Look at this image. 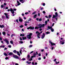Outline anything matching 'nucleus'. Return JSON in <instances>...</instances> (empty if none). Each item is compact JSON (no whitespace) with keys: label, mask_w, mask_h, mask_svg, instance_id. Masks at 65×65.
Returning a JSON list of instances; mask_svg holds the SVG:
<instances>
[{"label":"nucleus","mask_w":65,"mask_h":65,"mask_svg":"<svg viewBox=\"0 0 65 65\" xmlns=\"http://www.w3.org/2000/svg\"><path fill=\"white\" fill-rule=\"evenodd\" d=\"M44 26H45V25L44 24H43L42 25L39 24L38 25V27H35V29H39V28H42V27H44Z\"/></svg>","instance_id":"nucleus-1"},{"label":"nucleus","mask_w":65,"mask_h":65,"mask_svg":"<svg viewBox=\"0 0 65 65\" xmlns=\"http://www.w3.org/2000/svg\"><path fill=\"white\" fill-rule=\"evenodd\" d=\"M61 40H62V41H60V42L61 43L60 44H64V43L65 42V40L64 39H63V38H61Z\"/></svg>","instance_id":"nucleus-2"},{"label":"nucleus","mask_w":65,"mask_h":65,"mask_svg":"<svg viewBox=\"0 0 65 65\" xmlns=\"http://www.w3.org/2000/svg\"><path fill=\"white\" fill-rule=\"evenodd\" d=\"M32 35V34L31 33H29V34L27 36V38L28 39H30L31 38V36Z\"/></svg>","instance_id":"nucleus-3"},{"label":"nucleus","mask_w":65,"mask_h":65,"mask_svg":"<svg viewBox=\"0 0 65 65\" xmlns=\"http://www.w3.org/2000/svg\"><path fill=\"white\" fill-rule=\"evenodd\" d=\"M55 15H54L53 16V19H54V18H57V17L58 16V14L57 12H56L55 13Z\"/></svg>","instance_id":"nucleus-4"},{"label":"nucleus","mask_w":65,"mask_h":65,"mask_svg":"<svg viewBox=\"0 0 65 65\" xmlns=\"http://www.w3.org/2000/svg\"><path fill=\"white\" fill-rule=\"evenodd\" d=\"M8 11H10L11 13L12 14H13L14 13V11H13V9H10V10L9 9H8L7 10Z\"/></svg>","instance_id":"nucleus-5"},{"label":"nucleus","mask_w":65,"mask_h":65,"mask_svg":"<svg viewBox=\"0 0 65 65\" xmlns=\"http://www.w3.org/2000/svg\"><path fill=\"white\" fill-rule=\"evenodd\" d=\"M48 28L49 29H50L52 32H54V29L53 28L52 26H48Z\"/></svg>","instance_id":"nucleus-6"},{"label":"nucleus","mask_w":65,"mask_h":65,"mask_svg":"<svg viewBox=\"0 0 65 65\" xmlns=\"http://www.w3.org/2000/svg\"><path fill=\"white\" fill-rule=\"evenodd\" d=\"M49 43L51 44V45H56V44L55 43H53V42H51V41H49Z\"/></svg>","instance_id":"nucleus-7"},{"label":"nucleus","mask_w":65,"mask_h":65,"mask_svg":"<svg viewBox=\"0 0 65 65\" xmlns=\"http://www.w3.org/2000/svg\"><path fill=\"white\" fill-rule=\"evenodd\" d=\"M20 2H21L22 3H23L24 2H26L27 0H19Z\"/></svg>","instance_id":"nucleus-8"},{"label":"nucleus","mask_w":65,"mask_h":65,"mask_svg":"<svg viewBox=\"0 0 65 65\" xmlns=\"http://www.w3.org/2000/svg\"><path fill=\"white\" fill-rule=\"evenodd\" d=\"M4 14H5V15L6 17V19L7 20H8V19H9V18L8 17V16L7 15V14L6 13H4Z\"/></svg>","instance_id":"nucleus-9"},{"label":"nucleus","mask_w":65,"mask_h":65,"mask_svg":"<svg viewBox=\"0 0 65 65\" xmlns=\"http://www.w3.org/2000/svg\"><path fill=\"white\" fill-rule=\"evenodd\" d=\"M13 57L15 59H19V57L17 56L14 55L13 56Z\"/></svg>","instance_id":"nucleus-10"},{"label":"nucleus","mask_w":65,"mask_h":65,"mask_svg":"<svg viewBox=\"0 0 65 65\" xmlns=\"http://www.w3.org/2000/svg\"><path fill=\"white\" fill-rule=\"evenodd\" d=\"M36 53H34L33 55V56L31 57V58H33V57H36Z\"/></svg>","instance_id":"nucleus-11"},{"label":"nucleus","mask_w":65,"mask_h":65,"mask_svg":"<svg viewBox=\"0 0 65 65\" xmlns=\"http://www.w3.org/2000/svg\"><path fill=\"white\" fill-rule=\"evenodd\" d=\"M45 37V34L43 33L42 35V36L41 38L42 39H43V38H44Z\"/></svg>","instance_id":"nucleus-12"},{"label":"nucleus","mask_w":65,"mask_h":65,"mask_svg":"<svg viewBox=\"0 0 65 65\" xmlns=\"http://www.w3.org/2000/svg\"><path fill=\"white\" fill-rule=\"evenodd\" d=\"M27 28V29H30L31 30H34V27H28Z\"/></svg>","instance_id":"nucleus-13"},{"label":"nucleus","mask_w":65,"mask_h":65,"mask_svg":"<svg viewBox=\"0 0 65 65\" xmlns=\"http://www.w3.org/2000/svg\"><path fill=\"white\" fill-rule=\"evenodd\" d=\"M19 22H23V20L20 17L19 18Z\"/></svg>","instance_id":"nucleus-14"},{"label":"nucleus","mask_w":65,"mask_h":65,"mask_svg":"<svg viewBox=\"0 0 65 65\" xmlns=\"http://www.w3.org/2000/svg\"><path fill=\"white\" fill-rule=\"evenodd\" d=\"M0 47H2L3 48H4L5 47V45H2L0 46Z\"/></svg>","instance_id":"nucleus-15"},{"label":"nucleus","mask_w":65,"mask_h":65,"mask_svg":"<svg viewBox=\"0 0 65 65\" xmlns=\"http://www.w3.org/2000/svg\"><path fill=\"white\" fill-rule=\"evenodd\" d=\"M17 3H18L17 5L18 6H19L20 5H21V3H20V2L18 1H17Z\"/></svg>","instance_id":"nucleus-16"},{"label":"nucleus","mask_w":65,"mask_h":65,"mask_svg":"<svg viewBox=\"0 0 65 65\" xmlns=\"http://www.w3.org/2000/svg\"><path fill=\"white\" fill-rule=\"evenodd\" d=\"M13 52L15 54H17V52H18V51H17L15 50H14Z\"/></svg>","instance_id":"nucleus-17"},{"label":"nucleus","mask_w":65,"mask_h":65,"mask_svg":"<svg viewBox=\"0 0 65 65\" xmlns=\"http://www.w3.org/2000/svg\"><path fill=\"white\" fill-rule=\"evenodd\" d=\"M4 26L3 25H0V28H4Z\"/></svg>","instance_id":"nucleus-18"},{"label":"nucleus","mask_w":65,"mask_h":65,"mask_svg":"<svg viewBox=\"0 0 65 65\" xmlns=\"http://www.w3.org/2000/svg\"><path fill=\"white\" fill-rule=\"evenodd\" d=\"M27 58L28 60V59H29L30 58V55H29L28 54L27 55Z\"/></svg>","instance_id":"nucleus-19"},{"label":"nucleus","mask_w":65,"mask_h":65,"mask_svg":"<svg viewBox=\"0 0 65 65\" xmlns=\"http://www.w3.org/2000/svg\"><path fill=\"white\" fill-rule=\"evenodd\" d=\"M42 33V31H41L40 33L38 34L37 35V36H40V34L41 33Z\"/></svg>","instance_id":"nucleus-20"},{"label":"nucleus","mask_w":65,"mask_h":65,"mask_svg":"<svg viewBox=\"0 0 65 65\" xmlns=\"http://www.w3.org/2000/svg\"><path fill=\"white\" fill-rule=\"evenodd\" d=\"M13 55V53H10L9 54V55H10V56H11V55Z\"/></svg>","instance_id":"nucleus-21"},{"label":"nucleus","mask_w":65,"mask_h":65,"mask_svg":"<svg viewBox=\"0 0 65 65\" xmlns=\"http://www.w3.org/2000/svg\"><path fill=\"white\" fill-rule=\"evenodd\" d=\"M4 41L5 42H6L7 41H8V39L6 38L4 40Z\"/></svg>","instance_id":"nucleus-22"},{"label":"nucleus","mask_w":65,"mask_h":65,"mask_svg":"<svg viewBox=\"0 0 65 65\" xmlns=\"http://www.w3.org/2000/svg\"><path fill=\"white\" fill-rule=\"evenodd\" d=\"M2 33H3V34L4 35H5V34H6V32H5V31H3L2 32Z\"/></svg>","instance_id":"nucleus-23"},{"label":"nucleus","mask_w":65,"mask_h":65,"mask_svg":"<svg viewBox=\"0 0 65 65\" xmlns=\"http://www.w3.org/2000/svg\"><path fill=\"white\" fill-rule=\"evenodd\" d=\"M17 54L19 56H21V55L20 54V53H19V52L18 51V52H17Z\"/></svg>","instance_id":"nucleus-24"},{"label":"nucleus","mask_w":65,"mask_h":65,"mask_svg":"<svg viewBox=\"0 0 65 65\" xmlns=\"http://www.w3.org/2000/svg\"><path fill=\"white\" fill-rule=\"evenodd\" d=\"M22 39L23 40H25L26 39V37H22Z\"/></svg>","instance_id":"nucleus-25"},{"label":"nucleus","mask_w":65,"mask_h":65,"mask_svg":"<svg viewBox=\"0 0 65 65\" xmlns=\"http://www.w3.org/2000/svg\"><path fill=\"white\" fill-rule=\"evenodd\" d=\"M1 8H3L4 7H4V6L3 5H1Z\"/></svg>","instance_id":"nucleus-26"},{"label":"nucleus","mask_w":65,"mask_h":65,"mask_svg":"<svg viewBox=\"0 0 65 65\" xmlns=\"http://www.w3.org/2000/svg\"><path fill=\"white\" fill-rule=\"evenodd\" d=\"M2 19L3 20H4L5 19V17L4 16H3L2 17Z\"/></svg>","instance_id":"nucleus-27"},{"label":"nucleus","mask_w":65,"mask_h":65,"mask_svg":"<svg viewBox=\"0 0 65 65\" xmlns=\"http://www.w3.org/2000/svg\"><path fill=\"white\" fill-rule=\"evenodd\" d=\"M51 17H52V16L51 15H49L48 17V19H50L51 18Z\"/></svg>","instance_id":"nucleus-28"},{"label":"nucleus","mask_w":65,"mask_h":65,"mask_svg":"<svg viewBox=\"0 0 65 65\" xmlns=\"http://www.w3.org/2000/svg\"><path fill=\"white\" fill-rule=\"evenodd\" d=\"M3 9H8V7H6V8H5V7L3 8Z\"/></svg>","instance_id":"nucleus-29"},{"label":"nucleus","mask_w":65,"mask_h":65,"mask_svg":"<svg viewBox=\"0 0 65 65\" xmlns=\"http://www.w3.org/2000/svg\"><path fill=\"white\" fill-rule=\"evenodd\" d=\"M6 43L7 44H9V41H7L6 42Z\"/></svg>","instance_id":"nucleus-30"},{"label":"nucleus","mask_w":65,"mask_h":65,"mask_svg":"<svg viewBox=\"0 0 65 65\" xmlns=\"http://www.w3.org/2000/svg\"><path fill=\"white\" fill-rule=\"evenodd\" d=\"M22 49H20V50L19 53L21 54H22Z\"/></svg>","instance_id":"nucleus-31"},{"label":"nucleus","mask_w":65,"mask_h":65,"mask_svg":"<svg viewBox=\"0 0 65 65\" xmlns=\"http://www.w3.org/2000/svg\"><path fill=\"white\" fill-rule=\"evenodd\" d=\"M42 21V19L41 18H40L39 19V22H40Z\"/></svg>","instance_id":"nucleus-32"},{"label":"nucleus","mask_w":65,"mask_h":65,"mask_svg":"<svg viewBox=\"0 0 65 65\" xmlns=\"http://www.w3.org/2000/svg\"><path fill=\"white\" fill-rule=\"evenodd\" d=\"M37 17V14H36V15H35L34 16V18H35H35H36Z\"/></svg>","instance_id":"nucleus-33"},{"label":"nucleus","mask_w":65,"mask_h":65,"mask_svg":"<svg viewBox=\"0 0 65 65\" xmlns=\"http://www.w3.org/2000/svg\"><path fill=\"white\" fill-rule=\"evenodd\" d=\"M26 63H27V64H29L31 63V62H28V61H26Z\"/></svg>","instance_id":"nucleus-34"},{"label":"nucleus","mask_w":65,"mask_h":65,"mask_svg":"<svg viewBox=\"0 0 65 65\" xmlns=\"http://www.w3.org/2000/svg\"><path fill=\"white\" fill-rule=\"evenodd\" d=\"M10 42L11 44H13V41H10Z\"/></svg>","instance_id":"nucleus-35"},{"label":"nucleus","mask_w":65,"mask_h":65,"mask_svg":"<svg viewBox=\"0 0 65 65\" xmlns=\"http://www.w3.org/2000/svg\"><path fill=\"white\" fill-rule=\"evenodd\" d=\"M13 11H16V10H17V9L15 8L13 9Z\"/></svg>","instance_id":"nucleus-36"},{"label":"nucleus","mask_w":65,"mask_h":65,"mask_svg":"<svg viewBox=\"0 0 65 65\" xmlns=\"http://www.w3.org/2000/svg\"><path fill=\"white\" fill-rule=\"evenodd\" d=\"M59 53H61V54H62V53H63V52H61V51H59Z\"/></svg>","instance_id":"nucleus-37"},{"label":"nucleus","mask_w":65,"mask_h":65,"mask_svg":"<svg viewBox=\"0 0 65 65\" xmlns=\"http://www.w3.org/2000/svg\"><path fill=\"white\" fill-rule=\"evenodd\" d=\"M4 55H5V56H7V54L5 53H4Z\"/></svg>","instance_id":"nucleus-38"},{"label":"nucleus","mask_w":65,"mask_h":65,"mask_svg":"<svg viewBox=\"0 0 65 65\" xmlns=\"http://www.w3.org/2000/svg\"><path fill=\"white\" fill-rule=\"evenodd\" d=\"M19 27L20 28H23V26L22 25H21V26H20Z\"/></svg>","instance_id":"nucleus-39"},{"label":"nucleus","mask_w":65,"mask_h":65,"mask_svg":"<svg viewBox=\"0 0 65 65\" xmlns=\"http://www.w3.org/2000/svg\"><path fill=\"white\" fill-rule=\"evenodd\" d=\"M49 33H50V32H46V34H49Z\"/></svg>","instance_id":"nucleus-40"},{"label":"nucleus","mask_w":65,"mask_h":65,"mask_svg":"<svg viewBox=\"0 0 65 65\" xmlns=\"http://www.w3.org/2000/svg\"><path fill=\"white\" fill-rule=\"evenodd\" d=\"M45 25H46V24H47V21H46L45 22Z\"/></svg>","instance_id":"nucleus-41"},{"label":"nucleus","mask_w":65,"mask_h":65,"mask_svg":"<svg viewBox=\"0 0 65 65\" xmlns=\"http://www.w3.org/2000/svg\"><path fill=\"white\" fill-rule=\"evenodd\" d=\"M36 34H39V32L38 31H37L36 32Z\"/></svg>","instance_id":"nucleus-42"},{"label":"nucleus","mask_w":65,"mask_h":65,"mask_svg":"<svg viewBox=\"0 0 65 65\" xmlns=\"http://www.w3.org/2000/svg\"><path fill=\"white\" fill-rule=\"evenodd\" d=\"M8 47L10 48H11V45H9L8 46Z\"/></svg>","instance_id":"nucleus-43"},{"label":"nucleus","mask_w":65,"mask_h":65,"mask_svg":"<svg viewBox=\"0 0 65 65\" xmlns=\"http://www.w3.org/2000/svg\"><path fill=\"white\" fill-rule=\"evenodd\" d=\"M59 33V32H57V35H60V34Z\"/></svg>","instance_id":"nucleus-44"},{"label":"nucleus","mask_w":65,"mask_h":65,"mask_svg":"<svg viewBox=\"0 0 65 65\" xmlns=\"http://www.w3.org/2000/svg\"><path fill=\"white\" fill-rule=\"evenodd\" d=\"M41 52H43V51H44V49H42L41 50Z\"/></svg>","instance_id":"nucleus-45"},{"label":"nucleus","mask_w":65,"mask_h":65,"mask_svg":"<svg viewBox=\"0 0 65 65\" xmlns=\"http://www.w3.org/2000/svg\"><path fill=\"white\" fill-rule=\"evenodd\" d=\"M32 46V45H30L29 46V47H31Z\"/></svg>","instance_id":"nucleus-46"},{"label":"nucleus","mask_w":65,"mask_h":65,"mask_svg":"<svg viewBox=\"0 0 65 65\" xmlns=\"http://www.w3.org/2000/svg\"><path fill=\"white\" fill-rule=\"evenodd\" d=\"M7 49V48H4V51H5V50H6Z\"/></svg>","instance_id":"nucleus-47"},{"label":"nucleus","mask_w":65,"mask_h":65,"mask_svg":"<svg viewBox=\"0 0 65 65\" xmlns=\"http://www.w3.org/2000/svg\"><path fill=\"white\" fill-rule=\"evenodd\" d=\"M36 13V12H34L32 13V14H34Z\"/></svg>","instance_id":"nucleus-48"},{"label":"nucleus","mask_w":65,"mask_h":65,"mask_svg":"<svg viewBox=\"0 0 65 65\" xmlns=\"http://www.w3.org/2000/svg\"><path fill=\"white\" fill-rule=\"evenodd\" d=\"M33 52H34V51H32L31 52H30V54H32V53H33Z\"/></svg>","instance_id":"nucleus-49"},{"label":"nucleus","mask_w":65,"mask_h":65,"mask_svg":"<svg viewBox=\"0 0 65 65\" xmlns=\"http://www.w3.org/2000/svg\"><path fill=\"white\" fill-rule=\"evenodd\" d=\"M56 64H59V61H58V62H57V61H56Z\"/></svg>","instance_id":"nucleus-50"},{"label":"nucleus","mask_w":65,"mask_h":65,"mask_svg":"<svg viewBox=\"0 0 65 65\" xmlns=\"http://www.w3.org/2000/svg\"><path fill=\"white\" fill-rule=\"evenodd\" d=\"M5 59H6V60H7V59H8V58L6 57Z\"/></svg>","instance_id":"nucleus-51"},{"label":"nucleus","mask_w":65,"mask_h":65,"mask_svg":"<svg viewBox=\"0 0 65 65\" xmlns=\"http://www.w3.org/2000/svg\"><path fill=\"white\" fill-rule=\"evenodd\" d=\"M20 42L21 43H23V42L22 41H21Z\"/></svg>","instance_id":"nucleus-52"},{"label":"nucleus","mask_w":65,"mask_h":65,"mask_svg":"<svg viewBox=\"0 0 65 65\" xmlns=\"http://www.w3.org/2000/svg\"><path fill=\"white\" fill-rule=\"evenodd\" d=\"M43 6H45V4L44 3L42 4Z\"/></svg>","instance_id":"nucleus-53"},{"label":"nucleus","mask_w":65,"mask_h":65,"mask_svg":"<svg viewBox=\"0 0 65 65\" xmlns=\"http://www.w3.org/2000/svg\"><path fill=\"white\" fill-rule=\"evenodd\" d=\"M38 20H39V19L38 18H36V20H37V21H38Z\"/></svg>","instance_id":"nucleus-54"},{"label":"nucleus","mask_w":65,"mask_h":65,"mask_svg":"<svg viewBox=\"0 0 65 65\" xmlns=\"http://www.w3.org/2000/svg\"><path fill=\"white\" fill-rule=\"evenodd\" d=\"M38 60H41V58L40 57V58H39L38 59Z\"/></svg>","instance_id":"nucleus-55"},{"label":"nucleus","mask_w":65,"mask_h":65,"mask_svg":"<svg viewBox=\"0 0 65 65\" xmlns=\"http://www.w3.org/2000/svg\"><path fill=\"white\" fill-rule=\"evenodd\" d=\"M31 20V19L29 18V20H28V21H30Z\"/></svg>","instance_id":"nucleus-56"},{"label":"nucleus","mask_w":65,"mask_h":65,"mask_svg":"<svg viewBox=\"0 0 65 65\" xmlns=\"http://www.w3.org/2000/svg\"><path fill=\"white\" fill-rule=\"evenodd\" d=\"M38 56H41V54H40V53L39 54Z\"/></svg>","instance_id":"nucleus-57"},{"label":"nucleus","mask_w":65,"mask_h":65,"mask_svg":"<svg viewBox=\"0 0 65 65\" xmlns=\"http://www.w3.org/2000/svg\"><path fill=\"white\" fill-rule=\"evenodd\" d=\"M20 40H22V39L21 38H20Z\"/></svg>","instance_id":"nucleus-58"},{"label":"nucleus","mask_w":65,"mask_h":65,"mask_svg":"<svg viewBox=\"0 0 65 65\" xmlns=\"http://www.w3.org/2000/svg\"><path fill=\"white\" fill-rule=\"evenodd\" d=\"M43 13L44 14H45V12L44 11H43Z\"/></svg>","instance_id":"nucleus-59"},{"label":"nucleus","mask_w":65,"mask_h":65,"mask_svg":"<svg viewBox=\"0 0 65 65\" xmlns=\"http://www.w3.org/2000/svg\"><path fill=\"white\" fill-rule=\"evenodd\" d=\"M32 65H34V62H32Z\"/></svg>","instance_id":"nucleus-60"},{"label":"nucleus","mask_w":65,"mask_h":65,"mask_svg":"<svg viewBox=\"0 0 65 65\" xmlns=\"http://www.w3.org/2000/svg\"><path fill=\"white\" fill-rule=\"evenodd\" d=\"M22 60L23 61H24V60H25V58H22Z\"/></svg>","instance_id":"nucleus-61"},{"label":"nucleus","mask_w":65,"mask_h":65,"mask_svg":"<svg viewBox=\"0 0 65 65\" xmlns=\"http://www.w3.org/2000/svg\"><path fill=\"white\" fill-rule=\"evenodd\" d=\"M32 58H31V59H29V61H31L32 60Z\"/></svg>","instance_id":"nucleus-62"},{"label":"nucleus","mask_w":65,"mask_h":65,"mask_svg":"<svg viewBox=\"0 0 65 65\" xmlns=\"http://www.w3.org/2000/svg\"><path fill=\"white\" fill-rule=\"evenodd\" d=\"M24 25H25V26H27V24L25 23V24Z\"/></svg>","instance_id":"nucleus-63"},{"label":"nucleus","mask_w":65,"mask_h":65,"mask_svg":"<svg viewBox=\"0 0 65 65\" xmlns=\"http://www.w3.org/2000/svg\"><path fill=\"white\" fill-rule=\"evenodd\" d=\"M15 65H19V64H18V63H15Z\"/></svg>","instance_id":"nucleus-64"}]
</instances>
